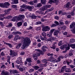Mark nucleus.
<instances>
[{
  "label": "nucleus",
  "mask_w": 75,
  "mask_h": 75,
  "mask_svg": "<svg viewBox=\"0 0 75 75\" xmlns=\"http://www.w3.org/2000/svg\"><path fill=\"white\" fill-rule=\"evenodd\" d=\"M23 42V45L21 47V49H24L26 47L29 46L30 43H31L30 39L27 38L24 39Z\"/></svg>",
  "instance_id": "obj_1"
},
{
  "label": "nucleus",
  "mask_w": 75,
  "mask_h": 75,
  "mask_svg": "<svg viewBox=\"0 0 75 75\" xmlns=\"http://www.w3.org/2000/svg\"><path fill=\"white\" fill-rule=\"evenodd\" d=\"M10 57L9 56L7 57V58L8 59L7 62L10 61V57L13 58V57H16V55H17V53L15 52L13 50H10Z\"/></svg>",
  "instance_id": "obj_2"
},
{
  "label": "nucleus",
  "mask_w": 75,
  "mask_h": 75,
  "mask_svg": "<svg viewBox=\"0 0 75 75\" xmlns=\"http://www.w3.org/2000/svg\"><path fill=\"white\" fill-rule=\"evenodd\" d=\"M42 51L39 49H36L35 50V51H38V52H40V54L42 55L44 54V52H45L47 51V50L43 47L42 48Z\"/></svg>",
  "instance_id": "obj_3"
},
{
  "label": "nucleus",
  "mask_w": 75,
  "mask_h": 75,
  "mask_svg": "<svg viewBox=\"0 0 75 75\" xmlns=\"http://www.w3.org/2000/svg\"><path fill=\"white\" fill-rule=\"evenodd\" d=\"M70 28H73V30H72V32L74 34L75 33V23L73 22L71 23V24L70 25Z\"/></svg>",
  "instance_id": "obj_4"
},
{
  "label": "nucleus",
  "mask_w": 75,
  "mask_h": 75,
  "mask_svg": "<svg viewBox=\"0 0 75 75\" xmlns=\"http://www.w3.org/2000/svg\"><path fill=\"white\" fill-rule=\"evenodd\" d=\"M50 27L49 26H45L42 29V31H50Z\"/></svg>",
  "instance_id": "obj_5"
},
{
  "label": "nucleus",
  "mask_w": 75,
  "mask_h": 75,
  "mask_svg": "<svg viewBox=\"0 0 75 75\" xmlns=\"http://www.w3.org/2000/svg\"><path fill=\"white\" fill-rule=\"evenodd\" d=\"M54 30H55L54 29H52L50 30V31L49 33V34H47V35L48 37H50L51 38H52V34L53 33V32L54 31Z\"/></svg>",
  "instance_id": "obj_6"
},
{
  "label": "nucleus",
  "mask_w": 75,
  "mask_h": 75,
  "mask_svg": "<svg viewBox=\"0 0 75 75\" xmlns=\"http://www.w3.org/2000/svg\"><path fill=\"white\" fill-rule=\"evenodd\" d=\"M48 3H50V4H52V3H55L56 5H57V4H58V0H49Z\"/></svg>",
  "instance_id": "obj_7"
},
{
  "label": "nucleus",
  "mask_w": 75,
  "mask_h": 75,
  "mask_svg": "<svg viewBox=\"0 0 75 75\" xmlns=\"http://www.w3.org/2000/svg\"><path fill=\"white\" fill-rule=\"evenodd\" d=\"M18 20H19L21 21L22 19H24V18H25V16L24 15H20L18 16Z\"/></svg>",
  "instance_id": "obj_8"
},
{
  "label": "nucleus",
  "mask_w": 75,
  "mask_h": 75,
  "mask_svg": "<svg viewBox=\"0 0 75 75\" xmlns=\"http://www.w3.org/2000/svg\"><path fill=\"white\" fill-rule=\"evenodd\" d=\"M66 68H67V66H63L62 67V69L59 71V72L60 73L63 72L64 71H65V69H66Z\"/></svg>",
  "instance_id": "obj_9"
},
{
  "label": "nucleus",
  "mask_w": 75,
  "mask_h": 75,
  "mask_svg": "<svg viewBox=\"0 0 75 75\" xmlns=\"http://www.w3.org/2000/svg\"><path fill=\"white\" fill-rule=\"evenodd\" d=\"M9 72L11 74H17L18 73V71H17L15 70H10L9 71Z\"/></svg>",
  "instance_id": "obj_10"
},
{
  "label": "nucleus",
  "mask_w": 75,
  "mask_h": 75,
  "mask_svg": "<svg viewBox=\"0 0 75 75\" xmlns=\"http://www.w3.org/2000/svg\"><path fill=\"white\" fill-rule=\"evenodd\" d=\"M18 60L16 61V62L18 64H20L22 62V61H21V57H19L18 58Z\"/></svg>",
  "instance_id": "obj_11"
},
{
  "label": "nucleus",
  "mask_w": 75,
  "mask_h": 75,
  "mask_svg": "<svg viewBox=\"0 0 75 75\" xmlns=\"http://www.w3.org/2000/svg\"><path fill=\"white\" fill-rule=\"evenodd\" d=\"M54 59H55V58L52 56L50 57L49 59H48V61L51 62H53Z\"/></svg>",
  "instance_id": "obj_12"
},
{
  "label": "nucleus",
  "mask_w": 75,
  "mask_h": 75,
  "mask_svg": "<svg viewBox=\"0 0 75 75\" xmlns=\"http://www.w3.org/2000/svg\"><path fill=\"white\" fill-rule=\"evenodd\" d=\"M51 5H44V8H45V10H46L47 9V8H50L51 7Z\"/></svg>",
  "instance_id": "obj_13"
},
{
  "label": "nucleus",
  "mask_w": 75,
  "mask_h": 75,
  "mask_svg": "<svg viewBox=\"0 0 75 75\" xmlns=\"http://www.w3.org/2000/svg\"><path fill=\"white\" fill-rule=\"evenodd\" d=\"M18 18H17V16L14 17L13 18L11 19L12 21H18Z\"/></svg>",
  "instance_id": "obj_14"
},
{
  "label": "nucleus",
  "mask_w": 75,
  "mask_h": 75,
  "mask_svg": "<svg viewBox=\"0 0 75 75\" xmlns=\"http://www.w3.org/2000/svg\"><path fill=\"white\" fill-rule=\"evenodd\" d=\"M13 1L11 3V4H17L18 3V0H11Z\"/></svg>",
  "instance_id": "obj_15"
},
{
  "label": "nucleus",
  "mask_w": 75,
  "mask_h": 75,
  "mask_svg": "<svg viewBox=\"0 0 75 75\" xmlns=\"http://www.w3.org/2000/svg\"><path fill=\"white\" fill-rule=\"evenodd\" d=\"M4 44H6V45H8L10 48H12V47H13V45H11V44L7 43L6 42H4Z\"/></svg>",
  "instance_id": "obj_16"
},
{
  "label": "nucleus",
  "mask_w": 75,
  "mask_h": 75,
  "mask_svg": "<svg viewBox=\"0 0 75 75\" xmlns=\"http://www.w3.org/2000/svg\"><path fill=\"white\" fill-rule=\"evenodd\" d=\"M66 7L67 8L68 7H69L70 8L72 7L71 5V2H69L66 5Z\"/></svg>",
  "instance_id": "obj_17"
},
{
  "label": "nucleus",
  "mask_w": 75,
  "mask_h": 75,
  "mask_svg": "<svg viewBox=\"0 0 75 75\" xmlns=\"http://www.w3.org/2000/svg\"><path fill=\"white\" fill-rule=\"evenodd\" d=\"M10 4L9 3L6 2H5L4 4V6L5 7H7V6H9Z\"/></svg>",
  "instance_id": "obj_18"
},
{
  "label": "nucleus",
  "mask_w": 75,
  "mask_h": 75,
  "mask_svg": "<svg viewBox=\"0 0 75 75\" xmlns=\"http://www.w3.org/2000/svg\"><path fill=\"white\" fill-rule=\"evenodd\" d=\"M26 8L25 9H27L28 8V9H33L34 8V7L33 6H26Z\"/></svg>",
  "instance_id": "obj_19"
},
{
  "label": "nucleus",
  "mask_w": 75,
  "mask_h": 75,
  "mask_svg": "<svg viewBox=\"0 0 75 75\" xmlns=\"http://www.w3.org/2000/svg\"><path fill=\"white\" fill-rule=\"evenodd\" d=\"M59 33V31L58 30H56L54 33V35H58Z\"/></svg>",
  "instance_id": "obj_20"
},
{
  "label": "nucleus",
  "mask_w": 75,
  "mask_h": 75,
  "mask_svg": "<svg viewBox=\"0 0 75 75\" xmlns=\"http://www.w3.org/2000/svg\"><path fill=\"white\" fill-rule=\"evenodd\" d=\"M1 75H8V72L3 71L1 73Z\"/></svg>",
  "instance_id": "obj_21"
},
{
  "label": "nucleus",
  "mask_w": 75,
  "mask_h": 75,
  "mask_svg": "<svg viewBox=\"0 0 75 75\" xmlns=\"http://www.w3.org/2000/svg\"><path fill=\"white\" fill-rule=\"evenodd\" d=\"M6 13H4V14H0V18H1L2 17H4V16H6V14H7L8 13L7 11H6Z\"/></svg>",
  "instance_id": "obj_22"
},
{
  "label": "nucleus",
  "mask_w": 75,
  "mask_h": 75,
  "mask_svg": "<svg viewBox=\"0 0 75 75\" xmlns=\"http://www.w3.org/2000/svg\"><path fill=\"white\" fill-rule=\"evenodd\" d=\"M41 2L42 4L44 5L46 4L47 1L46 0H41Z\"/></svg>",
  "instance_id": "obj_23"
},
{
  "label": "nucleus",
  "mask_w": 75,
  "mask_h": 75,
  "mask_svg": "<svg viewBox=\"0 0 75 75\" xmlns=\"http://www.w3.org/2000/svg\"><path fill=\"white\" fill-rule=\"evenodd\" d=\"M71 70L70 69V68H66L65 69V72H71Z\"/></svg>",
  "instance_id": "obj_24"
},
{
  "label": "nucleus",
  "mask_w": 75,
  "mask_h": 75,
  "mask_svg": "<svg viewBox=\"0 0 75 75\" xmlns=\"http://www.w3.org/2000/svg\"><path fill=\"white\" fill-rule=\"evenodd\" d=\"M33 67L35 70H37V69L40 68V67H38V66H33Z\"/></svg>",
  "instance_id": "obj_25"
},
{
  "label": "nucleus",
  "mask_w": 75,
  "mask_h": 75,
  "mask_svg": "<svg viewBox=\"0 0 75 75\" xmlns=\"http://www.w3.org/2000/svg\"><path fill=\"white\" fill-rule=\"evenodd\" d=\"M26 61H27L28 62L30 63V62H32V60H31V58H29L26 59Z\"/></svg>",
  "instance_id": "obj_26"
},
{
  "label": "nucleus",
  "mask_w": 75,
  "mask_h": 75,
  "mask_svg": "<svg viewBox=\"0 0 75 75\" xmlns=\"http://www.w3.org/2000/svg\"><path fill=\"white\" fill-rule=\"evenodd\" d=\"M22 45V44L21 43H20L18 44L17 46H16V48H17V49H18L19 48H20V47H21V46Z\"/></svg>",
  "instance_id": "obj_27"
},
{
  "label": "nucleus",
  "mask_w": 75,
  "mask_h": 75,
  "mask_svg": "<svg viewBox=\"0 0 75 75\" xmlns=\"http://www.w3.org/2000/svg\"><path fill=\"white\" fill-rule=\"evenodd\" d=\"M0 7H3V8H7V6H4L3 4L1 3H0Z\"/></svg>",
  "instance_id": "obj_28"
},
{
  "label": "nucleus",
  "mask_w": 75,
  "mask_h": 75,
  "mask_svg": "<svg viewBox=\"0 0 75 75\" xmlns=\"http://www.w3.org/2000/svg\"><path fill=\"white\" fill-rule=\"evenodd\" d=\"M17 25L18 27H20L21 25H22V22H19L17 23Z\"/></svg>",
  "instance_id": "obj_29"
},
{
  "label": "nucleus",
  "mask_w": 75,
  "mask_h": 75,
  "mask_svg": "<svg viewBox=\"0 0 75 75\" xmlns=\"http://www.w3.org/2000/svg\"><path fill=\"white\" fill-rule=\"evenodd\" d=\"M70 47L73 49H75V44H72L70 45Z\"/></svg>",
  "instance_id": "obj_30"
},
{
  "label": "nucleus",
  "mask_w": 75,
  "mask_h": 75,
  "mask_svg": "<svg viewBox=\"0 0 75 75\" xmlns=\"http://www.w3.org/2000/svg\"><path fill=\"white\" fill-rule=\"evenodd\" d=\"M20 7H21V8H23L25 9H26V5H25L23 4V5L20 6Z\"/></svg>",
  "instance_id": "obj_31"
},
{
  "label": "nucleus",
  "mask_w": 75,
  "mask_h": 75,
  "mask_svg": "<svg viewBox=\"0 0 75 75\" xmlns=\"http://www.w3.org/2000/svg\"><path fill=\"white\" fill-rule=\"evenodd\" d=\"M42 6V4L41 3H38L37 5V7H40Z\"/></svg>",
  "instance_id": "obj_32"
},
{
  "label": "nucleus",
  "mask_w": 75,
  "mask_h": 75,
  "mask_svg": "<svg viewBox=\"0 0 75 75\" xmlns=\"http://www.w3.org/2000/svg\"><path fill=\"white\" fill-rule=\"evenodd\" d=\"M11 11V9H7V10H5L4 11L5 13H6V11H7V13H7V14H9L10 13V11Z\"/></svg>",
  "instance_id": "obj_33"
},
{
  "label": "nucleus",
  "mask_w": 75,
  "mask_h": 75,
  "mask_svg": "<svg viewBox=\"0 0 75 75\" xmlns=\"http://www.w3.org/2000/svg\"><path fill=\"white\" fill-rule=\"evenodd\" d=\"M30 17L33 19H36L37 18V16H36L35 15L30 16Z\"/></svg>",
  "instance_id": "obj_34"
},
{
  "label": "nucleus",
  "mask_w": 75,
  "mask_h": 75,
  "mask_svg": "<svg viewBox=\"0 0 75 75\" xmlns=\"http://www.w3.org/2000/svg\"><path fill=\"white\" fill-rule=\"evenodd\" d=\"M40 54H41L39 52H37L34 55H35V56H40Z\"/></svg>",
  "instance_id": "obj_35"
},
{
  "label": "nucleus",
  "mask_w": 75,
  "mask_h": 75,
  "mask_svg": "<svg viewBox=\"0 0 75 75\" xmlns=\"http://www.w3.org/2000/svg\"><path fill=\"white\" fill-rule=\"evenodd\" d=\"M56 26H57V25L54 23L50 25L51 27H55Z\"/></svg>",
  "instance_id": "obj_36"
},
{
  "label": "nucleus",
  "mask_w": 75,
  "mask_h": 75,
  "mask_svg": "<svg viewBox=\"0 0 75 75\" xmlns=\"http://www.w3.org/2000/svg\"><path fill=\"white\" fill-rule=\"evenodd\" d=\"M42 35L43 36L44 38H46V37H45L46 35V34L45 33H43L42 34Z\"/></svg>",
  "instance_id": "obj_37"
},
{
  "label": "nucleus",
  "mask_w": 75,
  "mask_h": 75,
  "mask_svg": "<svg viewBox=\"0 0 75 75\" xmlns=\"http://www.w3.org/2000/svg\"><path fill=\"white\" fill-rule=\"evenodd\" d=\"M12 25H13V24H12V23H10L8 25H6V27H8V28H9V27H12Z\"/></svg>",
  "instance_id": "obj_38"
},
{
  "label": "nucleus",
  "mask_w": 75,
  "mask_h": 75,
  "mask_svg": "<svg viewBox=\"0 0 75 75\" xmlns=\"http://www.w3.org/2000/svg\"><path fill=\"white\" fill-rule=\"evenodd\" d=\"M25 69H24V68H19V70L20 71H21V72H23Z\"/></svg>",
  "instance_id": "obj_39"
},
{
  "label": "nucleus",
  "mask_w": 75,
  "mask_h": 75,
  "mask_svg": "<svg viewBox=\"0 0 75 75\" xmlns=\"http://www.w3.org/2000/svg\"><path fill=\"white\" fill-rule=\"evenodd\" d=\"M56 45H52V47H50V48H52V49H53V50H55V48H56Z\"/></svg>",
  "instance_id": "obj_40"
},
{
  "label": "nucleus",
  "mask_w": 75,
  "mask_h": 75,
  "mask_svg": "<svg viewBox=\"0 0 75 75\" xmlns=\"http://www.w3.org/2000/svg\"><path fill=\"white\" fill-rule=\"evenodd\" d=\"M33 57L34 59H35V61H37V60L38 59V57H37V56L34 54Z\"/></svg>",
  "instance_id": "obj_41"
},
{
  "label": "nucleus",
  "mask_w": 75,
  "mask_h": 75,
  "mask_svg": "<svg viewBox=\"0 0 75 75\" xmlns=\"http://www.w3.org/2000/svg\"><path fill=\"white\" fill-rule=\"evenodd\" d=\"M40 10L41 11H44L45 10L44 7H42L40 8Z\"/></svg>",
  "instance_id": "obj_42"
},
{
  "label": "nucleus",
  "mask_w": 75,
  "mask_h": 75,
  "mask_svg": "<svg viewBox=\"0 0 75 75\" xmlns=\"http://www.w3.org/2000/svg\"><path fill=\"white\" fill-rule=\"evenodd\" d=\"M75 39H71L70 40V42L71 43H73V42H75Z\"/></svg>",
  "instance_id": "obj_43"
},
{
  "label": "nucleus",
  "mask_w": 75,
  "mask_h": 75,
  "mask_svg": "<svg viewBox=\"0 0 75 75\" xmlns=\"http://www.w3.org/2000/svg\"><path fill=\"white\" fill-rule=\"evenodd\" d=\"M34 71V69H30L29 71V72H33V71Z\"/></svg>",
  "instance_id": "obj_44"
},
{
  "label": "nucleus",
  "mask_w": 75,
  "mask_h": 75,
  "mask_svg": "<svg viewBox=\"0 0 75 75\" xmlns=\"http://www.w3.org/2000/svg\"><path fill=\"white\" fill-rule=\"evenodd\" d=\"M54 55V54L53 53H51L50 54V53H48L47 54V56H53V55Z\"/></svg>",
  "instance_id": "obj_45"
},
{
  "label": "nucleus",
  "mask_w": 75,
  "mask_h": 75,
  "mask_svg": "<svg viewBox=\"0 0 75 75\" xmlns=\"http://www.w3.org/2000/svg\"><path fill=\"white\" fill-rule=\"evenodd\" d=\"M54 23H55V24H56V25H57H57H59V22H58V21H54Z\"/></svg>",
  "instance_id": "obj_46"
},
{
  "label": "nucleus",
  "mask_w": 75,
  "mask_h": 75,
  "mask_svg": "<svg viewBox=\"0 0 75 75\" xmlns=\"http://www.w3.org/2000/svg\"><path fill=\"white\" fill-rule=\"evenodd\" d=\"M65 48V46L64 45L61 46L60 47V48L61 50H63V49H64V48Z\"/></svg>",
  "instance_id": "obj_47"
},
{
  "label": "nucleus",
  "mask_w": 75,
  "mask_h": 75,
  "mask_svg": "<svg viewBox=\"0 0 75 75\" xmlns=\"http://www.w3.org/2000/svg\"><path fill=\"white\" fill-rule=\"evenodd\" d=\"M62 41H60L58 44V45H59V46H61V45H62Z\"/></svg>",
  "instance_id": "obj_48"
},
{
  "label": "nucleus",
  "mask_w": 75,
  "mask_h": 75,
  "mask_svg": "<svg viewBox=\"0 0 75 75\" xmlns=\"http://www.w3.org/2000/svg\"><path fill=\"white\" fill-rule=\"evenodd\" d=\"M70 15H71V16H74L75 14L74 13V12L72 11L70 13Z\"/></svg>",
  "instance_id": "obj_49"
},
{
  "label": "nucleus",
  "mask_w": 75,
  "mask_h": 75,
  "mask_svg": "<svg viewBox=\"0 0 75 75\" xmlns=\"http://www.w3.org/2000/svg\"><path fill=\"white\" fill-rule=\"evenodd\" d=\"M1 68H4V69H5L6 68V67L4 65H2L1 67Z\"/></svg>",
  "instance_id": "obj_50"
},
{
  "label": "nucleus",
  "mask_w": 75,
  "mask_h": 75,
  "mask_svg": "<svg viewBox=\"0 0 75 75\" xmlns=\"http://www.w3.org/2000/svg\"><path fill=\"white\" fill-rule=\"evenodd\" d=\"M61 29L63 30L66 29V26H63L61 27Z\"/></svg>",
  "instance_id": "obj_51"
},
{
  "label": "nucleus",
  "mask_w": 75,
  "mask_h": 75,
  "mask_svg": "<svg viewBox=\"0 0 75 75\" xmlns=\"http://www.w3.org/2000/svg\"><path fill=\"white\" fill-rule=\"evenodd\" d=\"M21 55H23L25 54V52L23 51H22L20 53Z\"/></svg>",
  "instance_id": "obj_52"
},
{
  "label": "nucleus",
  "mask_w": 75,
  "mask_h": 75,
  "mask_svg": "<svg viewBox=\"0 0 75 75\" xmlns=\"http://www.w3.org/2000/svg\"><path fill=\"white\" fill-rule=\"evenodd\" d=\"M29 4L31 5H33V4H34V2L33 1H31L29 3Z\"/></svg>",
  "instance_id": "obj_53"
},
{
  "label": "nucleus",
  "mask_w": 75,
  "mask_h": 75,
  "mask_svg": "<svg viewBox=\"0 0 75 75\" xmlns=\"http://www.w3.org/2000/svg\"><path fill=\"white\" fill-rule=\"evenodd\" d=\"M8 37L9 38H10V39H11V38H12L13 37V35H10L8 36Z\"/></svg>",
  "instance_id": "obj_54"
},
{
  "label": "nucleus",
  "mask_w": 75,
  "mask_h": 75,
  "mask_svg": "<svg viewBox=\"0 0 75 75\" xmlns=\"http://www.w3.org/2000/svg\"><path fill=\"white\" fill-rule=\"evenodd\" d=\"M59 23L61 25L64 24V23H63V21H62V20H60L59 21Z\"/></svg>",
  "instance_id": "obj_55"
},
{
  "label": "nucleus",
  "mask_w": 75,
  "mask_h": 75,
  "mask_svg": "<svg viewBox=\"0 0 75 75\" xmlns=\"http://www.w3.org/2000/svg\"><path fill=\"white\" fill-rule=\"evenodd\" d=\"M40 38L41 40H42V41H44V40H45V38H43V37H42V35L40 36Z\"/></svg>",
  "instance_id": "obj_56"
},
{
  "label": "nucleus",
  "mask_w": 75,
  "mask_h": 75,
  "mask_svg": "<svg viewBox=\"0 0 75 75\" xmlns=\"http://www.w3.org/2000/svg\"><path fill=\"white\" fill-rule=\"evenodd\" d=\"M52 40V39L51 38H48V39H47L46 40L47 41V42H48V41H51V40Z\"/></svg>",
  "instance_id": "obj_57"
},
{
  "label": "nucleus",
  "mask_w": 75,
  "mask_h": 75,
  "mask_svg": "<svg viewBox=\"0 0 75 75\" xmlns=\"http://www.w3.org/2000/svg\"><path fill=\"white\" fill-rule=\"evenodd\" d=\"M54 9V8L53 7L51 8L50 9H48V10H49V11H52Z\"/></svg>",
  "instance_id": "obj_58"
},
{
  "label": "nucleus",
  "mask_w": 75,
  "mask_h": 75,
  "mask_svg": "<svg viewBox=\"0 0 75 75\" xmlns=\"http://www.w3.org/2000/svg\"><path fill=\"white\" fill-rule=\"evenodd\" d=\"M59 57L60 59H64V57L62 55H60Z\"/></svg>",
  "instance_id": "obj_59"
},
{
  "label": "nucleus",
  "mask_w": 75,
  "mask_h": 75,
  "mask_svg": "<svg viewBox=\"0 0 75 75\" xmlns=\"http://www.w3.org/2000/svg\"><path fill=\"white\" fill-rule=\"evenodd\" d=\"M69 67L70 68H74V67H75V66L74 65H69Z\"/></svg>",
  "instance_id": "obj_60"
},
{
  "label": "nucleus",
  "mask_w": 75,
  "mask_h": 75,
  "mask_svg": "<svg viewBox=\"0 0 75 75\" xmlns=\"http://www.w3.org/2000/svg\"><path fill=\"white\" fill-rule=\"evenodd\" d=\"M50 11L49 10H48V9L46 10V11L45 12V13H44V14H47V13H48V12Z\"/></svg>",
  "instance_id": "obj_61"
},
{
  "label": "nucleus",
  "mask_w": 75,
  "mask_h": 75,
  "mask_svg": "<svg viewBox=\"0 0 75 75\" xmlns=\"http://www.w3.org/2000/svg\"><path fill=\"white\" fill-rule=\"evenodd\" d=\"M70 49V47H67L65 48V50L67 51V50H69Z\"/></svg>",
  "instance_id": "obj_62"
},
{
  "label": "nucleus",
  "mask_w": 75,
  "mask_h": 75,
  "mask_svg": "<svg viewBox=\"0 0 75 75\" xmlns=\"http://www.w3.org/2000/svg\"><path fill=\"white\" fill-rule=\"evenodd\" d=\"M47 61H48V60L46 59H44L42 61L43 62H47Z\"/></svg>",
  "instance_id": "obj_63"
},
{
  "label": "nucleus",
  "mask_w": 75,
  "mask_h": 75,
  "mask_svg": "<svg viewBox=\"0 0 75 75\" xmlns=\"http://www.w3.org/2000/svg\"><path fill=\"white\" fill-rule=\"evenodd\" d=\"M7 19H9L11 18V16H7Z\"/></svg>",
  "instance_id": "obj_64"
}]
</instances>
